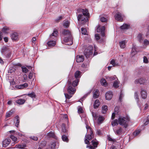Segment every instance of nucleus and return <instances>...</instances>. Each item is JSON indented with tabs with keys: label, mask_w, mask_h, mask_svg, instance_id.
<instances>
[{
	"label": "nucleus",
	"mask_w": 149,
	"mask_h": 149,
	"mask_svg": "<svg viewBox=\"0 0 149 149\" xmlns=\"http://www.w3.org/2000/svg\"><path fill=\"white\" fill-rule=\"evenodd\" d=\"M28 84L27 83H25L24 84L21 85L20 86H17L16 88H18V89H21L23 88L27 87L28 86Z\"/></svg>",
	"instance_id": "72a5a7b5"
},
{
	"label": "nucleus",
	"mask_w": 149,
	"mask_h": 149,
	"mask_svg": "<svg viewBox=\"0 0 149 149\" xmlns=\"http://www.w3.org/2000/svg\"><path fill=\"white\" fill-rule=\"evenodd\" d=\"M9 29L7 27H5L3 28L2 31L4 32L7 33Z\"/></svg>",
	"instance_id": "603ef678"
},
{
	"label": "nucleus",
	"mask_w": 149,
	"mask_h": 149,
	"mask_svg": "<svg viewBox=\"0 0 149 149\" xmlns=\"http://www.w3.org/2000/svg\"><path fill=\"white\" fill-rule=\"evenodd\" d=\"M100 20L102 22H105L107 21V19L104 17H102L100 18Z\"/></svg>",
	"instance_id": "864d4df0"
},
{
	"label": "nucleus",
	"mask_w": 149,
	"mask_h": 149,
	"mask_svg": "<svg viewBox=\"0 0 149 149\" xmlns=\"http://www.w3.org/2000/svg\"><path fill=\"white\" fill-rule=\"evenodd\" d=\"M110 63L113 67H116L118 65V63L116 62V60L114 59H112L110 61Z\"/></svg>",
	"instance_id": "bb28decb"
},
{
	"label": "nucleus",
	"mask_w": 149,
	"mask_h": 149,
	"mask_svg": "<svg viewBox=\"0 0 149 149\" xmlns=\"http://www.w3.org/2000/svg\"><path fill=\"white\" fill-rule=\"evenodd\" d=\"M137 38L140 42H141L143 40V39L142 37L141 34H139L137 36Z\"/></svg>",
	"instance_id": "37998d69"
},
{
	"label": "nucleus",
	"mask_w": 149,
	"mask_h": 149,
	"mask_svg": "<svg viewBox=\"0 0 149 149\" xmlns=\"http://www.w3.org/2000/svg\"><path fill=\"white\" fill-rule=\"evenodd\" d=\"M137 52V51L136 50V46L134 45H133L132 46V52H131V54H132V56H133L136 54Z\"/></svg>",
	"instance_id": "4be33fe9"
},
{
	"label": "nucleus",
	"mask_w": 149,
	"mask_h": 149,
	"mask_svg": "<svg viewBox=\"0 0 149 149\" xmlns=\"http://www.w3.org/2000/svg\"><path fill=\"white\" fill-rule=\"evenodd\" d=\"M146 80L144 79L141 78L139 79H136L135 81V83L136 84H144Z\"/></svg>",
	"instance_id": "4468645a"
},
{
	"label": "nucleus",
	"mask_w": 149,
	"mask_h": 149,
	"mask_svg": "<svg viewBox=\"0 0 149 149\" xmlns=\"http://www.w3.org/2000/svg\"><path fill=\"white\" fill-rule=\"evenodd\" d=\"M15 119L17 120V122L16 123L15 126L16 127H17L19 123V118L18 116H17L15 118Z\"/></svg>",
	"instance_id": "58836bf2"
},
{
	"label": "nucleus",
	"mask_w": 149,
	"mask_h": 149,
	"mask_svg": "<svg viewBox=\"0 0 149 149\" xmlns=\"http://www.w3.org/2000/svg\"><path fill=\"white\" fill-rule=\"evenodd\" d=\"M123 96L124 95L123 94L122 92H121L119 97V100L120 102H121L122 101L123 97Z\"/></svg>",
	"instance_id": "6e6d98bb"
},
{
	"label": "nucleus",
	"mask_w": 149,
	"mask_h": 149,
	"mask_svg": "<svg viewBox=\"0 0 149 149\" xmlns=\"http://www.w3.org/2000/svg\"><path fill=\"white\" fill-rule=\"evenodd\" d=\"M149 123V115L147 117V119L146 121L144 123V125H147Z\"/></svg>",
	"instance_id": "052dcab7"
},
{
	"label": "nucleus",
	"mask_w": 149,
	"mask_h": 149,
	"mask_svg": "<svg viewBox=\"0 0 149 149\" xmlns=\"http://www.w3.org/2000/svg\"><path fill=\"white\" fill-rule=\"evenodd\" d=\"M124 17V15L120 12L117 13L115 16L116 19L120 22L123 21Z\"/></svg>",
	"instance_id": "6e6552de"
},
{
	"label": "nucleus",
	"mask_w": 149,
	"mask_h": 149,
	"mask_svg": "<svg viewBox=\"0 0 149 149\" xmlns=\"http://www.w3.org/2000/svg\"><path fill=\"white\" fill-rule=\"evenodd\" d=\"M81 72L79 71H77L75 73V78L77 79V78H79L80 77V75L81 74Z\"/></svg>",
	"instance_id": "2f4dec72"
},
{
	"label": "nucleus",
	"mask_w": 149,
	"mask_h": 149,
	"mask_svg": "<svg viewBox=\"0 0 149 149\" xmlns=\"http://www.w3.org/2000/svg\"><path fill=\"white\" fill-rule=\"evenodd\" d=\"M118 107H116L115 108L114 111L112 114L111 116V119H113L115 118V114L118 113Z\"/></svg>",
	"instance_id": "aec40b11"
},
{
	"label": "nucleus",
	"mask_w": 149,
	"mask_h": 149,
	"mask_svg": "<svg viewBox=\"0 0 149 149\" xmlns=\"http://www.w3.org/2000/svg\"><path fill=\"white\" fill-rule=\"evenodd\" d=\"M19 37L18 34L17 33L14 32L11 35V37L12 40H17Z\"/></svg>",
	"instance_id": "a211bd4d"
},
{
	"label": "nucleus",
	"mask_w": 149,
	"mask_h": 149,
	"mask_svg": "<svg viewBox=\"0 0 149 149\" xmlns=\"http://www.w3.org/2000/svg\"><path fill=\"white\" fill-rule=\"evenodd\" d=\"M113 94L111 91L107 92L105 94L106 99L107 100H110L112 98Z\"/></svg>",
	"instance_id": "ddd939ff"
},
{
	"label": "nucleus",
	"mask_w": 149,
	"mask_h": 149,
	"mask_svg": "<svg viewBox=\"0 0 149 149\" xmlns=\"http://www.w3.org/2000/svg\"><path fill=\"white\" fill-rule=\"evenodd\" d=\"M30 138H31L35 141H36L38 139L37 137L36 136H31Z\"/></svg>",
	"instance_id": "338daca9"
},
{
	"label": "nucleus",
	"mask_w": 149,
	"mask_h": 149,
	"mask_svg": "<svg viewBox=\"0 0 149 149\" xmlns=\"http://www.w3.org/2000/svg\"><path fill=\"white\" fill-rule=\"evenodd\" d=\"M101 83L102 85L105 87H106L107 85V84L106 81L104 79H102L101 80Z\"/></svg>",
	"instance_id": "cd10ccee"
},
{
	"label": "nucleus",
	"mask_w": 149,
	"mask_h": 149,
	"mask_svg": "<svg viewBox=\"0 0 149 149\" xmlns=\"http://www.w3.org/2000/svg\"><path fill=\"white\" fill-rule=\"evenodd\" d=\"M92 113L93 117L95 120L97 119V121L98 123H102L104 120L105 118L102 116L99 115L96 112H92Z\"/></svg>",
	"instance_id": "423d86ee"
},
{
	"label": "nucleus",
	"mask_w": 149,
	"mask_h": 149,
	"mask_svg": "<svg viewBox=\"0 0 149 149\" xmlns=\"http://www.w3.org/2000/svg\"><path fill=\"white\" fill-rule=\"evenodd\" d=\"M62 140L64 141L68 142V137L65 135H62Z\"/></svg>",
	"instance_id": "4c0bfd02"
},
{
	"label": "nucleus",
	"mask_w": 149,
	"mask_h": 149,
	"mask_svg": "<svg viewBox=\"0 0 149 149\" xmlns=\"http://www.w3.org/2000/svg\"><path fill=\"white\" fill-rule=\"evenodd\" d=\"M62 130L63 132L65 133L66 132V130L65 129V125L64 124H62Z\"/></svg>",
	"instance_id": "de8ad7c7"
},
{
	"label": "nucleus",
	"mask_w": 149,
	"mask_h": 149,
	"mask_svg": "<svg viewBox=\"0 0 149 149\" xmlns=\"http://www.w3.org/2000/svg\"><path fill=\"white\" fill-rule=\"evenodd\" d=\"M79 79H76L73 82L72 84V86L73 87H75V86H77L78 84V82H79Z\"/></svg>",
	"instance_id": "c9c22d12"
},
{
	"label": "nucleus",
	"mask_w": 149,
	"mask_h": 149,
	"mask_svg": "<svg viewBox=\"0 0 149 149\" xmlns=\"http://www.w3.org/2000/svg\"><path fill=\"white\" fill-rule=\"evenodd\" d=\"M130 27V25L126 24H124L120 27L121 29H129Z\"/></svg>",
	"instance_id": "b1692460"
},
{
	"label": "nucleus",
	"mask_w": 149,
	"mask_h": 149,
	"mask_svg": "<svg viewBox=\"0 0 149 149\" xmlns=\"http://www.w3.org/2000/svg\"><path fill=\"white\" fill-rule=\"evenodd\" d=\"M77 11L79 12H81L83 13V14L78 15L77 18L78 21L82 22V24L87 22L88 21L87 16L89 15L88 10L86 9L79 8L78 9Z\"/></svg>",
	"instance_id": "f257e3e1"
},
{
	"label": "nucleus",
	"mask_w": 149,
	"mask_h": 149,
	"mask_svg": "<svg viewBox=\"0 0 149 149\" xmlns=\"http://www.w3.org/2000/svg\"><path fill=\"white\" fill-rule=\"evenodd\" d=\"M125 41H122L119 42V45L120 47L122 48H123L125 47Z\"/></svg>",
	"instance_id": "473e14b6"
},
{
	"label": "nucleus",
	"mask_w": 149,
	"mask_h": 149,
	"mask_svg": "<svg viewBox=\"0 0 149 149\" xmlns=\"http://www.w3.org/2000/svg\"><path fill=\"white\" fill-rule=\"evenodd\" d=\"M96 133L98 135H100L102 134L101 131L100 130H97Z\"/></svg>",
	"instance_id": "69168bd1"
},
{
	"label": "nucleus",
	"mask_w": 149,
	"mask_h": 149,
	"mask_svg": "<svg viewBox=\"0 0 149 149\" xmlns=\"http://www.w3.org/2000/svg\"><path fill=\"white\" fill-rule=\"evenodd\" d=\"M119 81L118 79H117L114 82L113 84V86L115 88H117L119 87Z\"/></svg>",
	"instance_id": "6ab92c4d"
},
{
	"label": "nucleus",
	"mask_w": 149,
	"mask_h": 149,
	"mask_svg": "<svg viewBox=\"0 0 149 149\" xmlns=\"http://www.w3.org/2000/svg\"><path fill=\"white\" fill-rule=\"evenodd\" d=\"M95 38L97 40H99L100 38V36L98 34H96L95 35Z\"/></svg>",
	"instance_id": "774afa93"
},
{
	"label": "nucleus",
	"mask_w": 149,
	"mask_h": 149,
	"mask_svg": "<svg viewBox=\"0 0 149 149\" xmlns=\"http://www.w3.org/2000/svg\"><path fill=\"white\" fill-rule=\"evenodd\" d=\"M84 59V57L82 55H77L76 56V60L78 63H80L83 61Z\"/></svg>",
	"instance_id": "2eb2a0df"
},
{
	"label": "nucleus",
	"mask_w": 149,
	"mask_h": 149,
	"mask_svg": "<svg viewBox=\"0 0 149 149\" xmlns=\"http://www.w3.org/2000/svg\"><path fill=\"white\" fill-rule=\"evenodd\" d=\"M100 104V103L99 102V100H96L93 105L94 108L95 109L97 108Z\"/></svg>",
	"instance_id": "393cba45"
},
{
	"label": "nucleus",
	"mask_w": 149,
	"mask_h": 149,
	"mask_svg": "<svg viewBox=\"0 0 149 149\" xmlns=\"http://www.w3.org/2000/svg\"><path fill=\"white\" fill-rule=\"evenodd\" d=\"M28 96L32 98L35 97H36V95H35V93L33 92L28 94Z\"/></svg>",
	"instance_id": "09e8293b"
},
{
	"label": "nucleus",
	"mask_w": 149,
	"mask_h": 149,
	"mask_svg": "<svg viewBox=\"0 0 149 149\" xmlns=\"http://www.w3.org/2000/svg\"><path fill=\"white\" fill-rule=\"evenodd\" d=\"M140 130H136L133 133V135L134 136H137L140 133Z\"/></svg>",
	"instance_id": "c03bdc74"
},
{
	"label": "nucleus",
	"mask_w": 149,
	"mask_h": 149,
	"mask_svg": "<svg viewBox=\"0 0 149 149\" xmlns=\"http://www.w3.org/2000/svg\"><path fill=\"white\" fill-rule=\"evenodd\" d=\"M93 52V47L92 46H90L85 50L84 54L87 58L91 57Z\"/></svg>",
	"instance_id": "39448f33"
},
{
	"label": "nucleus",
	"mask_w": 149,
	"mask_h": 149,
	"mask_svg": "<svg viewBox=\"0 0 149 149\" xmlns=\"http://www.w3.org/2000/svg\"><path fill=\"white\" fill-rule=\"evenodd\" d=\"M81 33L83 34L87 35V32L86 28H81Z\"/></svg>",
	"instance_id": "ea45409f"
},
{
	"label": "nucleus",
	"mask_w": 149,
	"mask_h": 149,
	"mask_svg": "<svg viewBox=\"0 0 149 149\" xmlns=\"http://www.w3.org/2000/svg\"><path fill=\"white\" fill-rule=\"evenodd\" d=\"M68 92L70 95L73 94L76 91V89L71 86H69L67 89Z\"/></svg>",
	"instance_id": "f8f14e48"
},
{
	"label": "nucleus",
	"mask_w": 149,
	"mask_h": 149,
	"mask_svg": "<svg viewBox=\"0 0 149 149\" xmlns=\"http://www.w3.org/2000/svg\"><path fill=\"white\" fill-rule=\"evenodd\" d=\"M25 102V100L24 99H20L16 101V102L19 105L24 104Z\"/></svg>",
	"instance_id": "c756f323"
},
{
	"label": "nucleus",
	"mask_w": 149,
	"mask_h": 149,
	"mask_svg": "<svg viewBox=\"0 0 149 149\" xmlns=\"http://www.w3.org/2000/svg\"><path fill=\"white\" fill-rule=\"evenodd\" d=\"M26 147V145L25 144L23 145H16L15 146V147L16 148H18L19 149H23L24 148Z\"/></svg>",
	"instance_id": "a19ab883"
},
{
	"label": "nucleus",
	"mask_w": 149,
	"mask_h": 149,
	"mask_svg": "<svg viewBox=\"0 0 149 149\" xmlns=\"http://www.w3.org/2000/svg\"><path fill=\"white\" fill-rule=\"evenodd\" d=\"M13 110H11L10 111L7 112L6 113V118H8L10 117L13 114Z\"/></svg>",
	"instance_id": "7c9ffc66"
},
{
	"label": "nucleus",
	"mask_w": 149,
	"mask_h": 149,
	"mask_svg": "<svg viewBox=\"0 0 149 149\" xmlns=\"http://www.w3.org/2000/svg\"><path fill=\"white\" fill-rule=\"evenodd\" d=\"M10 138L13 140V141L14 142L16 141L17 140V138L16 137L13 135H11L10 136Z\"/></svg>",
	"instance_id": "5fc2aeb1"
},
{
	"label": "nucleus",
	"mask_w": 149,
	"mask_h": 149,
	"mask_svg": "<svg viewBox=\"0 0 149 149\" xmlns=\"http://www.w3.org/2000/svg\"><path fill=\"white\" fill-rule=\"evenodd\" d=\"M117 79L116 76H112V77H109L108 78H107V79L108 81H113V80H116V79Z\"/></svg>",
	"instance_id": "e433bc0d"
},
{
	"label": "nucleus",
	"mask_w": 149,
	"mask_h": 149,
	"mask_svg": "<svg viewBox=\"0 0 149 149\" xmlns=\"http://www.w3.org/2000/svg\"><path fill=\"white\" fill-rule=\"evenodd\" d=\"M47 136L49 138L54 137V134L52 132H51L47 133Z\"/></svg>",
	"instance_id": "49530a36"
},
{
	"label": "nucleus",
	"mask_w": 149,
	"mask_h": 149,
	"mask_svg": "<svg viewBox=\"0 0 149 149\" xmlns=\"http://www.w3.org/2000/svg\"><path fill=\"white\" fill-rule=\"evenodd\" d=\"M142 98L143 99H146L147 97V94L146 90L142 89L141 92Z\"/></svg>",
	"instance_id": "dca6fc26"
},
{
	"label": "nucleus",
	"mask_w": 149,
	"mask_h": 149,
	"mask_svg": "<svg viewBox=\"0 0 149 149\" xmlns=\"http://www.w3.org/2000/svg\"><path fill=\"white\" fill-rule=\"evenodd\" d=\"M64 95L65 96V97L66 98L69 99H70L72 97V95H69L68 94L66 93H64Z\"/></svg>",
	"instance_id": "e2e57ef3"
},
{
	"label": "nucleus",
	"mask_w": 149,
	"mask_h": 149,
	"mask_svg": "<svg viewBox=\"0 0 149 149\" xmlns=\"http://www.w3.org/2000/svg\"><path fill=\"white\" fill-rule=\"evenodd\" d=\"M56 145V142L54 141L52 142L49 146H50V147L51 148L54 149L55 148Z\"/></svg>",
	"instance_id": "a18cd8bd"
},
{
	"label": "nucleus",
	"mask_w": 149,
	"mask_h": 149,
	"mask_svg": "<svg viewBox=\"0 0 149 149\" xmlns=\"http://www.w3.org/2000/svg\"><path fill=\"white\" fill-rule=\"evenodd\" d=\"M70 25V22L67 20H65L63 22V26L65 28L68 27Z\"/></svg>",
	"instance_id": "a878e982"
},
{
	"label": "nucleus",
	"mask_w": 149,
	"mask_h": 149,
	"mask_svg": "<svg viewBox=\"0 0 149 149\" xmlns=\"http://www.w3.org/2000/svg\"><path fill=\"white\" fill-rule=\"evenodd\" d=\"M88 66V65L85 63H83L81 65L82 67L86 68V70H87Z\"/></svg>",
	"instance_id": "3c124183"
},
{
	"label": "nucleus",
	"mask_w": 149,
	"mask_h": 149,
	"mask_svg": "<svg viewBox=\"0 0 149 149\" xmlns=\"http://www.w3.org/2000/svg\"><path fill=\"white\" fill-rule=\"evenodd\" d=\"M86 128L88 134L85 136V142L86 144H87L89 143V140L93 137L94 135L91 128L89 126H86Z\"/></svg>",
	"instance_id": "20e7f679"
},
{
	"label": "nucleus",
	"mask_w": 149,
	"mask_h": 149,
	"mask_svg": "<svg viewBox=\"0 0 149 149\" xmlns=\"http://www.w3.org/2000/svg\"><path fill=\"white\" fill-rule=\"evenodd\" d=\"M148 61L146 57V56H144L143 57V62L145 63H148Z\"/></svg>",
	"instance_id": "0e129e2a"
},
{
	"label": "nucleus",
	"mask_w": 149,
	"mask_h": 149,
	"mask_svg": "<svg viewBox=\"0 0 149 149\" xmlns=\"http://www.w3.org/2000/svg\"><path fill=\"white\" fill-rule=\"evenodd\" d=\"M78 111L79 113H82L83 112L84 110L80 107H78Z\"/></svg>",
	"instance_id": "8fccbe9b"
},
{
	"label": "nucleus",
	"mask_w": 149,
	"mask_h": 149,
	"mask_svg": "<svg viewBox=\"0 0 149 149\" xmlns=\"http://www.w3.org/2000/svg\"><path fill=\"white\" fill-rule=\"evenodd\" d=\"M22 71L24 73H27L29 72L28 69H27V68L24 66H22L21 67Z\"/></svg>",
	"instance_id": "79ce46f5"
},
{
	"label": "nucleus",
	"mask_w": 149,
	"mask_h": 149,
	"mask_svg": "<svg viewBox=\"0 0 149 149\" xmlns=\"http://www.w3.org/2000/svg\"><path fill=\"white\" fill-rule=\"evenodd\" d=\"M134 97L137 100V102H138V99H139L138 96V95L137 92H136L134 93Z\"/></svg>",
	"instance_id": "13d9d810"
},
{
	"label": "nucleus",
	"mask_w": 149,
	"mask_h": 149,
	"mask_svg": "<svg viewBox=\"0 0 149 149\" xmlns=\"http://www.w3.org/2000/svg\"><path fill=\"white\" fill-rule=\"evenodd\" d=\"M107 110V107L106 105H103L102 107V113L103 114H105Z\"/></svg>",
	"instance_id": "c85d7f7f"
},
{
	"label": "nucleus",
	"mask_w": 149,
	"mask_h": 149,
	"mask_svg": "<svg viewBox=\"0 0 149 149\" xmlns=\"http://www.w3.org/2000/svg\"><path fill=\"white\" fill-rule=\"evenodd\" d=\"M10 139H6L3 142V146L4 147H6L10 143Z\"/></svg>",
	"instance_id": "f3484780"
},
{
	"label": "nucleus",
	"mask_w": 149,
	"mask_h": 149,
	"mask_svg": "<svg viewBox=\"0 0 149 149\" xmlns=\"http://www.w3.org/2000/svg\"><path fill=\"white\" fill-rule=\"evenodd\" d=\"M5 55L7 58H10L11 55V54L10 52V51L8 52L6 54V55Z\"/></svg>",
	"instance_id": "680f3d73"
},
{
	"label": "nucleus",
	"mask_w": 149,
	"mask_h": 149,
	"mask_svg": "<svg viewBox=\"0 0 149 149\" xmlns=\"http://www.w3.org/2000/svg\"><path fill=\"white\" fill-rule=\"evenodd\" d=\"M118 123L121 125L125 128L127 127L128 126V122L126 118L120 117L118 118Z\"/></svg>",
	"instance_id": "0eeeda50"
},
{
	"label": "nucleus",
	"mask_w": 149,
	"mask_h": 149,
	"mask_svg": "<svg viewBox=\"0 0 149 149\" xmlns=\"http://www.w3.org/2000/svg\"><path fill=\"white\" fill-rule=\"evenodd\" d=\"M63 18V17L62 16H60L58 17L57 18L55 21L56 22H58L59 21L61 20V19Z\"/></svg>",
	"instance_id": "bf43d9fd"
},
{
	"label": "nucleus",
	"mask_w": 149,
	"mask_h": 149,
	"mask_svg": "<svg viewBox=\"0 0 149 149\" xmlns=\"http://www.w3.org/2000/svg\"><path fill=\"white\" fill-rule=\"evenodd\" d=\"M10 51V49L8 47L3 46L1 49V52L2 54L6 55Z\"/></svg>",
	"instance_id": "9d476101"
},
{
	"label": "nucleus",
	"mask_w": 149,
	"mask_h": 149,
	"mask_svg": "<svg viewBox=\"0 0 149 149\" xmlns=\"http://www.w3.org/2000/svg\"><path fill=\"white\" fill-rule=\"evenodd\" d=\"M118 120L116 119L111 122V124L113 127L118 125Z\"/></svg>",
	"instance_id": "f704fd0d"
},
{
	"label": "nucleus",
	"mask_w": 149,
	"mask_h": 149,
	"mask_svg": "<svg viewBox=\"0 0 149 149\" xmlns=\"http://www.w3.org/2000/svg\"><path fill=\"white\" fill-rule=\"evenodd\" d=\"M62 34L65 36L63 41L66 42V44L68 45H71L73 43L71 33L70 31L66 29L63 30Z\"/></svg>",
	"instance_id": "f03ea898"
},
{
	"label": "nucleus",
	"mask_w": 149,
	"mask_h": 149,
	"mask_svg": "<svg viewBox=\"0 0 149 149\" xmlns=\"http://www.w3.org/2000/svg\"><path fill=\"white\" fill-rule=\"evenodd\" d=\"M143 44L145 45H148L149 44V41L147 39H145L143 41Z\"/></svg>",
	"instance_id": "4d7b16f0"
},
{
	"label": "nucleus",
	"mask_w": 149,
	"mask_h": 149,
	"mask_svg": "<svg viewBox=\"0 0 149 149\" xmlns=\"http://www.w3.org/2000/svg\"><path fill=\"white\" fill-rule=\"evenodd\" d=\"M113 130L116 134L120 135L121 134L122 131V129L120 128L118 130L113 129Z\"/></svg>",
	"instance_id": "412c9836"
},
{
	"label": "nucleus",
	"mask_w": 149,
	"mask_h": 149,
	"mask_svg": "<svg viewBox=\"0 0 149 149\" xmlns=\"http://www.w3.org/2000/svg\"><path fill=\"white\" fill-rule=\"evenodd\" d=\"M105 28L104 26H101L100 25H99L98 26H97V30L98 32H100L102 36V37H104L105 36Z\"/></svg>",
	"instance_id": "1a4fd4ad"
},
{
	"label": "nucleus",
	"mask_w": 149,
	"mask_h": 149,
	"mask_svg": "<svg viewBox=\"0 0 149 149\" xmlns=\"http://www.w3.org/2000/svg\"><path fill=\"white\" fill-rule=\"evenodd\" d=\"M58 34V32L56 30H54L51 35L50 36L49 40L47 43V45L49 47L54 46L56 44V42L52 40H55Z\"/></svg>",
	"instance_id": "7ed1b4c3"
},
{
	"label": "nucleus",
	"mask_w": 149,
	"mask_h": 149,
	"mask_svg": "<svg viewBox=\"0 0 149 149\" xmlns=\"http://www.w3.org/2000/svg\"><path fill=\"white\" fill-rule=\"evenodd\" d=\"M99 95V91L98 90H96L93 92V97L95 98H97Z\"/></svg>",
	"instance_id": "5701e85b"
},
{
	"label": "nucleus",
	"mask_w": 149,
	"mask_h": 149,
	"mask_svg": "<svg viewBox=\"0 0 149 149\" xmlns=\"http://www.w3.org/2000/svg\"><path fill=\"white\" fill-rule=\"evenodd\" d=\"M92 143L93 146H87L86 147L88 148V149H95L97 147V145L98 143L97 141H96V140H93L92 141Z\"/></svg>",
	"instance_id": "9b49d317"
}]
</instances>
